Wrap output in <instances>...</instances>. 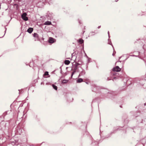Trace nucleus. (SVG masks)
<instances>
[{
  "mask_svg": "<svg viewBox=\"0 0 146 146\" xmlns=\"http://www.w3.org/2000/svg\"><path fill=\"white\" fill-rule=\"evenodd\" d=\"M27 14L26 13H24L21 16L22 18L24 20L27 21L28 20V18L26 16Z\"/></svg>",
  "mask_w": 146,
  "mask_h": 146,
  "instance_id": "obj_1",
  "label": "nucleus"
},
{
  "mask_svg": "<svg viewBox=\"0 0 146 146\" xmlns=\"http://www.w3.org/2000/svg\"><path fill=\"white\" fill-rule=\"evenodd\" d=\"M121 69V68H120L118 66H116L113 68L112 70L114 72H119L120 71Z\"/></svg>",
  "mask_w": 146,
  "mask_h": 146,
  "instance_id": "obj_2",
  "label": "nucleus"
},
{
  "mask_svg": "<svg viewBox=\"0 0 146 146\" xmlns=\"http://www.w3.org/2000/svg\"><path fill=\"white\" fill-rule=\"evenodd\" d=\"M55 40L54 38L50 37L49 38L48 42L50 43H52L54 42L55 41Z\"/></svg>",
  "mask_w": 146,
  "mask_h": 146,
  "instance_id": "obj_3",
  "label": "nucleus"
},
{
  "mask_svg": "<svg viewBox=\"0 0 146 146\" xmlns=\"http://www.w3.org/2000/svg\"><path fill=\"white\" fill-rule=\"evenodd\" d=\"M33 30V29L32 28H30L27 30V31L29 33H31Z\"/></svg>",
  "mask_w": 146,
  "mask_h": 146,
  "instance_id": "obj_4",
  "label": "nucleus"
},
{
  "mask_svg": "<svg viewBox=\"0 0 146 146\" xmlns=\"http://www.w3.org/2000/svg\"><path fill=\"white\" fill-rule=\"evenodd\" d=\"M44 25H51V23L50 21H48L45 22L44 23Z\"/></svg>",
  "mask_w": 146,
  "mask_h": 146,
  "instance_id": "obj_5",
  "label": "nucleus"
},
{
  "mask_svg": "<svg viewBox=\"0 0 146 146\" xmlns=\"http://www.w3.org/2000/svg\"><path fill=\"white\" fill-rule=\"evenodd\" d=\"M96 33L95 32L92 31L90 33L89 35L90 36H92L95 35Z\"/></svg>",
  "mask_w": 146,
  "mask_h": 146,
  "instance_id": "obj_6",
  "label": "nucleus"
},
{
  "mask_svg": "<svg viewBox=\"0 0 146 146\" xmlns=\"http://www.w3.org/2000/svg\"><path fill=\"white\" fill-rule=\"evenodd\" d=\"M33 36L36 39H38V36L37 33H35L33 34Z\"/></svg>",
  "mask_w": 146,
  "mask_h": 146,
  "instance_id": "obj_7",
  "label": "nucleus"
},
{
  "mask_svg": "<svg viewBox=\"0 0 146 146\" xmlns=\"http://www.w3.org/2000/svg\"><path fill=\"white\" fill-rule=\"evenodd\" d=\"M70 63L69 60H65L64 61V63L66 65H68Z\"/></svg>",
  "mask_w": 146,
  "mask_h": 146,
  "instance_id": "obj_8",
  "label": "nucleus"
},
{
  "mask_svg": "<svg viewBox=\"0 0 146 146\" xmlns=\"http://www.w3.org/2000/svg\"><path fill=\"white\" fill-rule=\"evenodd\" d=\"M83 81V80L81 78H79L77 80V83H80Z\"/></svg>",
  "mask_w": 146,
  "mask_h": 146,
  "instance_id": "obj_9",
  "label": "nucleus"
},
{
  "mask_svg": "<svg viewBox=\"0 0 146 146\" xmlns=\"http://www.w3.org/2000/svg\"><path fill=\"white\" fill-rule=\"evenodd\" d=\"M78 42L80 44H82L84 42V40L82 39H80L79 40Z\"/></svg>",
  "mask_w": 146,
  "mask_h": 146,
  "instance_id": "obj_10",
  "label": "nucleus"
},
{
  "mask_svg": "<svg viewBox=\"0 0 146 146\" xmlns=\"http://www.w3.org/2000/svg\"><path fill=\"white\" fill-rule=\"evenodd\" d=\"M68 81V80H64L62 82V83L63 84H65L67 83Z\"/></svg>",
  "mask_w": 146,
  "mask_h": 146,
  "instance_id": "obj_11",
  "label": "nucleus"
},
{
  "mask_svg": "<svg viewBox=\"0 0 146 146\" xmlns=\"http://www.w3.org/2000/svg\"><path fill=\"white\" fill-rule=\"evenodd\" d=\"M52 86L53 87V88L56 90H57V86H56V85H54V84H52Z\"/></svg>",
  "mask_w": 146,
  "mask_h": 146,
  "instance_id": "obj_12",
  "label": "nucleus"
},
{
  "mask_svg": "<svg viewBox=\"0 0 146 146\" xmlns=\"http://www.w3.org/2000/svg\"><path fill=\"white\" fill-rule=\"evenodd\" d=\"M48 75V72H45L44 75L45 76Z\"/></svg>",
  "mask_w": 146,
  "mask_h": 146,
  "instance_id": "obj_13",
  "label": "nucleus"
},
{
  "mask_svg": "<svg viewBox=\"0 0 146 146\" xmlns=\"http://www.w3.org/2000/svg\"><path fill=\"white\" fill-rule=\"evenodd\" d=\"M74 72H75V71H74V72H73L72 73V76H73V75L74 74Z\"/></svg>",
  "mask_w": 146,
  "mask_h": 146,
  "instance_id": "obj_14",
  "label": "nucleus"
},
{
  "mask_svg": "<svg viewBox=\"0 0 146 146\" xmlns=\"http://www.w3.org/2000/svg\"><path fill=\"white\" fill-rule=\"evenodd\" d=\"M100 27H98V28H100Z\"/></svg>",
  "mask_w": 146,
  "mask_h": 146,
  "instance_id": "obj_15",
  "label": "nucleus"
}]
</instances>
